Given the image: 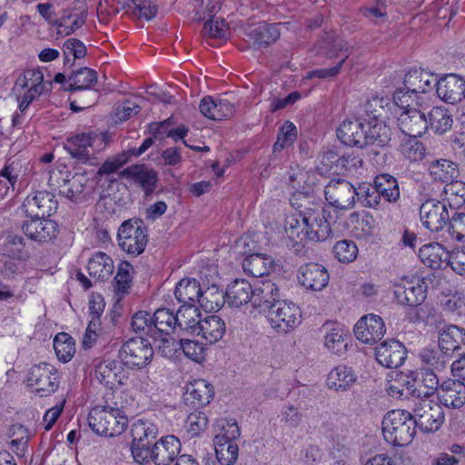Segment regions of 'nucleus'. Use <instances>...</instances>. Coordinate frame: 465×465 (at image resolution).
I'll return each instance as SVG.
<instances>
[{"label": "nucleus", "instance_id": "5fc2aeb1", "mask_svg": "<svg viewBox=\"0 0 465 465\" xmlns=\"http://www.w3.org/2000/svg\"><path fill=\"white\" fill-rule=\"evenodd\" d=\"M319 52H323L327 57L332 58L338 54L339 52L344 51L346 54L350 55L349 48L343 39L334 36L333 35L325 32L322 39L318 43Z\"/></svg>", "mask_w": 465, "mask_h": 465}, {"label": "nucleus", "instance_id": "f257e3e1", "mask_svg": "<svg viewBox=\"0 0 465 465\" xmlns=\"http://www.w3.org/2000/svg\"><path fill=\"white\" fill-rule=\"evenodd\" d=\"M384 439L395 445L405 446L411 443L416 433L412 414L404 410H393L382 420Z\"/></svg>", "mask_w": 465, "mask_h": 465}, {"label": "nucleus", "instance_id": "4c0bfd02", "mask_svg": "<svg viewBox=\"0 0 465 465\" xmlns=\"http://www.w3.org/2000/svg\"><path fill=\"white\" fill-rule=\"evenodd\" d=\"M450 252L438 242L424 244L419 250L420 261L428 267L432 269L440 268L443 262H446Z\"/></svg>", "mask_w": 465, "mask_h": 465}, {"label": "nucleus", "instance_id": "5701e85b", "mask_svg": "<svg viewBox=\"0 0 465 465\" xmlns=\"http://www.w3.org/2000/svg\"><path fill=\"white\" fill-rule=\"evenodd\" d=\"M440 404L447 408L460 409L465 404L464 381L447 379L440 383L437 395Z\"/></svg>", "mask_w": 465, "mask_h": 465}, {"label": "nucleus", "instance_id": "c756f323", "mask_svg": "<svg viewBox=\"0 0 465 465\" xmlns=\"http://www.w3.org/2000/svg\"><path fill=\"white\" fill-rule=\"evenodd\" d=\"M252 284L246 280L236 279L231 282L226 290L225 300L231 307H241L252 302L253 290Z\"/></svg>", "mask_w": 465, "mask_h": 465}, {"label": "nucleus", "instance_id": "c03bdc74", "mask_svg": "<svg viewBox=\"0 0 465 465\" xmlns=\"http://www.w3.org/2000/svg\"><path fill=\"white\" fill-rule=\"evenodd\" d=\"M366 146L376 144L383 147L391 141V131L381 121L376 120L373 123L369 121L365 124Z\"/></svg>", "mask_w": 465, "mask_h": 465}, {"label": "nucleus", "instance_id": "338daca9", "mask_svg": "<svg viewBox=\"0 0 465 465\" xmlns=\"http://www.w3.org/2000/svg\"><path fill=\"white\" fill-rule=\"evenodd\" d=\"M131 325L135 332L147 334L155 340L153 317L148 312L139 311L134 313Z\"/></svg>", "mask_w": 465, "mask_h": 465}, {"label": "nucleus", "instance_id": "c85d7f7f", "mask_svg": "<svg viewBox=\"0 0 465 465\" xmlns=\"http://www.w3.org/2000/svg\"><path fill=\"white\" fill-rule=\"evenodd\" d=\"M246 35L252 43V46L254 49L261 50L275 43L280 37V31L278 25H259L250 27Z\"/></svg>", "mask_w": 465, "mask_h": 465}, {"label": "nucleus", "instance_id": "864d4df0", "mask_svg": "<svg viewBox=\"0 0 465 465\" xmlns=\"http://www.w3.org/2000/svg\"><path fill=\"white\" fill-rule=\"evenodd\" d=\"M224 301L225 294L213 285L205 291L202 290L198 303L204 311L213 312L219 311L223 307Z\"/></svg>", "mask_w": 465, "mask_h": 465}, {"label": "nucleus", "instance_id": "4d7b16f0", "mask_svg": "<svg viewBox=\"0 0 465 465\" xmlns=\"http://www.w3.org/2000/svg\"><path fill=\"white\" fill-rule=\"evenodd\" d=\"M350 223L358 237H367L373 233L375 221L368 213H353L350 215Z\"/></svg>", "mask_w": 465, "mask_h": 465}, {"label": "nucleus", "instance_id": "c9c22d12", "mask_svg": "<svg viewBox=\"0 0 465 465\" xmlns=\"http://www.w3.org/2000/svg\"><path fill=\"white\" fill-rule=\"evenodd\" d=\"M121 363L114 360H104L95 366L94 375L100 383L113 388L116 383L123 384Z\"/></svg>", "mask_w": 465, "mask_h": 465}, {"label": "nucleus", "instance_id": "37998d69", "mask_svg": "<svg viewBox=\"0 0 465 465\" xmlns=\"http://www.w3.org/2000/svg\"><path fill=\"white\" fill-rule=\"evenodd\" d=\"M177 327L181 330L194 333L197 331L198 323L202 322L201 314L194 304L181 305L176 313Z\"/></svg>", "mask_w": 465, "mask_h": 465}, {"label": "nucleus", "instance_id": "a211bd4d", "mask_svg": "<svg viewBox=\"0 0 465 465\" xmlns=\"http://www.w3.org/2000/svg\"><path fill=\"white\" fill-rule=\"evenodd\" d=\"M375 356L377 361L386 368H398L403 364L407 358L405 346L396 340H388L376 347Z\"/></svg>", "mask_w": 465, "mask_h": 465}, {"label": "nucleus", "instance_id": "a19ab883", "mask_svg": "<svg viewBox=\"0 0 465 465\" xmlns=\"http://www.w3.org/2000/svg\"><path fill=\"white\" fill-rule=\"evenodd\" d=\"M427 120L429 127L438 134L447 133L451 129L453 124L452 114L442 105L432 107L428 114Z\"/></svg>", "mask_w": 465, "mask_h": 465}, {"label": "nucleus", "instance_id": "bf43d9fd", "mask_svg": "<svg viewBox=\"0 0 465 465\" xmlns=\"http://www.w3.org/2000/svg\"><path fill=\"white\" fill-rule=\"evenodd\" d=\"M54 349L58 359L67 362L72 359L75 351L74 339L67 333H59L54 339Z\"/></svg>", "mask_w": 465, "mask_h": 465}, {"label": "nucleus", "instance_id": "052dcab7", "mask_svg": "<svg viewBox=\"0 0 465 465\" xmlns=\"http://www.w3.org/2000/svg\"><path fill=\"white\" fill-rule=\"evenodd\" d=\"M215 454L221 465H232L238 459L239 448L235 441L214 442Z\"/></svg>", "mask_w": 465, "mask_h": 465}, {"label": "nucleus", "instance_id": "f03ea898", "mask_svg": "<svg viewBox=\"0 0 465 465\" xmlns=\"http://www.w3.org/2000/svg\"><path fill=\"white\" fill-rule=\"evenodd\" d=\"M88 424L98 435L114 437L127 428V417L118 408L95 406L89 412Z\"/></svg>", "mask_w": 465, "mask_h": 465}, {"label": "nucleus", "instance_id": "aec40b11", "mask_svg": "<svg viewBox=\"0 0 465 465\" xmlns=\"http://www.w3.org/2000/svg\"><path fill=\"white\" fill-rule=\"evenodd\" d=\"M398 124L407 136L420 137L429 128L426 114L416 108L402 111L398 117Z\"/></svg>", "mask_w": 465, "mask_h": 465}, {"label": "nucleus", "instance_id": "0eeeda50", "mask_svg": "<svg viewBox=\"0 0 465 465\" xmlns=\"http://www.w3.org/2000/svg\"><path fill=\"white\" fill-rule=\"evenodd\" d=\"M122 362L130 367L142 369L153 360L152 344L143 337H134L126 341L119 351Z\"/></svg>", "mask_w": 465, "mask_h": 465}, {"label": "nucleus", "instance_id": "f704fd0d", "mask_svg": "<svg viewBox=\"0 0 465 465\" xmlns=\"http://www.w3.org/2000/svg\"><path fill=\"white\" fill-rule=\"evenodd\" d=\"M274 266L272 258L262 253H251L242 261L244 272L252 277H262L269 274Z\"/></svg>", "mask_w": 465, "mask_h": 465}, {"label": "nucleus", "instance_id": "8fccbe9b", "mask_svg": "<svg viewBox=\"0 0 465 465\" xmlns=\"http://www.w3.org/2000/svg\"><path fill=\"white\" fill-rule=\"evenodd\" d=\"M447 205L450 211L458 210L465 204V183L462 181H451L443 190Z\"/></svg>", "mask_w": 465, "mask_h": 465}, {"label": "nucleus", "instance_id": "dca6fc26", "mask_svg": "<svg viewBox=\"0 0 465 465\" xmlns=\"http://www.w3.org/2000/svg\"><path fill=\"white\" fill-rule=\"evenodd\" d=\"M411 381L413 385H409V390L411 391V396L418 399L429 400L435 393L438 394L440 387L437 372L424 368H419L416 371Z\"/></svg>", "mask_w": 465, "mask_h": 465}, {"label": "nucleus", "instance_id": "7c9ffc66", "mask_svg": "<svg viewBox=\"0 0 465 465\" xmlns=\"http://www.w3.org/2000/svg\"><path fill=\"white\" fill-rule=\"evenodd\" d=\"M198 324L195 334L202 336L203 340L211 344L220 341L226 331L225 322L217 315L205 317Z\"/></svg>", "mask_w": 465, "mask_h": 465}, {"label": "nucleus", "instance_id": "4be33fe9", "mask_svg": "<svg viewBox=\"0 0 465 465\" xmlns=\"http://www.w3.org/2000/svg\"><path fill=\"white\" fill-rule=\"evenodd\" d=\"M252 290V305L261 312H267L276 302L281 301L280 290L272 281H262Z\"/></svg>", "mask_w": 465, "mask_h": 465}, {"label": "nucleus", "instance_id": "e433bc0d", "mask_svg": "<svg viewBox=\"0 0 465 465\" xmlns=\"http://www.w3.org/2000/svg\"><path fill=\"white\" fill-rule=\"evenodd\" d=\"M419 359L420 361V368L429 369L434 371V372L443 371L451 360L438 347L421 349Z\"/></svg>", "mask_w": 465, "mask_h": 465}, {"label": "nucleus", "instance_id": "bb28decb", "mask_svg": "<svg viewBox=\"0 0 465 465\" xmlns=\"http://www.w3.org/2000/svg\"><path fill=\"white\" fill-rule=\"evenodd\" d=\"M213 395V386L207 381L199 379L186 386L184 401L193 408H200L209 404Z\"/></svg>", "mask_w": 465, "mask_h": 465}, {"label": "nucleus", "instance_id": "423d86ee", "mask_svg": "<svg viewBox=\"0 0 465 465\" xmlns=\"http://www.w3.org/2000/svg\"><path fill=\"white\" fill-rule=\"evenodd\" d=\"M416 428L423 432L437 431L444 422L445 416L439 402L419 399L412 414Z\"/></svg>", "mask_w": 465, "mask_h": 465}, {"label": "nucleus", "instance_id": "72a5a7b5", "mask_svg": "<svg viewBox=\"0 0 465 465\" xmlns=\"http://www.w3.org/2000/svg\"><path fill=\"white\" fill-rule=\"evenodd\" d=\"M357 376L351 367L339 365L327 377V386L336 391H345L356 382Z\"/></svg>", "mask_w": 465, "mask_h": 465}, {"label": "nucleus", "instance_id": "39448f33", "mask_svg": "<svg viewBox=\"0 0 465 465\" xmlns=\"http://www.w3.org/2000/svg\"><path fill=\"white\" fill-rule=\"evenodd\" d=\"M267 318L273 330L285 334L301 324L302 312L294 302L281 300L267 312Z\"/></svg>", "mask_w": 465, "mask_h": 465}, {"label": "nucleus", "instance_id": "4468645a", "mask_svg": "<svg viewBox=\"0 0 465 465\" xmlns=\"http://www.w3.org/2000/svg\"><path fill=\"white\" fill-rule=\"evenodd\" d=\"M22 208L29 218H45L56 210L57 202L51 193L39 191L28 195Z\"/></svg>", "mask_w": 465, "mask_h": 465}, {"label": "nucleus", "instance_id": "69168bd1", "mask_svg": "<svg viewBox=\"0 0 465 465\" xmlns=\"http://www.w3.org/2000/svg\"><path fill=\"white\" fill-rule=\"evenodd\" d=\"M332 252L339 262L349 263L357 258L358 247L356 243L351 240H341L335 243Z\"/></svg>", "mask_w": 465, "mask_h": 465}, {"label": "nucleus", "instance_id": "3c124183", "mask_svg": "<svg viewBox=\"0 0 465 465\" xmlns=\"http://www.w3.org/2000/svg\"><path fill=\"white\" fill-rule=\"evenodd\" d=\"M215 437L213 442L235 441L241 432L237 422L231 419H219L215 423Z\"/></svg>", "mask_w": 465, "mask_h": 465}, {"label": "nucleus", "instance_id": "473e14b6", "mask_svg": "<svg viewBox=\"0 0 465 465\" xmlns=\"http://www.w3.org/2000/svg\"><path fill=\"white\" fill-rule=\"evenodd\" d=\"M324 330L323 344L325 349L331 354L343 355L348 347V331L340 325H334L331 328L325 327Z\"/></svg>", "mask_w": 465, "mask_h": 465}, {"label": "nucleus", "instance_id": "49530a36", "mask_svg": "<svg viewBox=\"0 0 465 465\" xmlns=\"http://www.w3.org/2000/svg\"><path fill=\"white\" fill-rule=\"evenodd\" d=\"M429 172L435 181L447 183L457 177L459 173L457 164L447 159H440L431 162L429 165Z\"/></svg>", "mask_w": 465, "mask_h": 465}, {"label": "nucleus", "instance_id": "b1692460", "mask_svg": "<svg viewBox=\"0 0 465 465\" xmlns=\"http://www.w3.org/2000/svg\"><path fill=\"white\" fill-rule=\"evenodd\" d=\"M24 233L35 242H47L55 237L58 227L54 221L45 218H30L22 225Z\"/></svg>", "mask_w": 465, "mask_h": 465}, {"label": "nucleus", "instance_id": "13d9d810", "mask_svg": "<svg viewBox=\"0 0 465 465\" xmlns=\"http://www.w3.org/2000/svg\"><path fill=\"white\" fill-rule=\"evenodd\" d=\"M297 138V128L290 121L284 122L277 134V140L273 144L272 153L278 152L293 144Z\"/></svg>", "mask_w": 465, "mask_h": 465}, {"label": "nucleus", "instance_id": "6e6552de", "mask_svg": "<svg viewBox=\"0 0 465 465\" xmlns=\"http://www.w3.org/2000/svg\"><path fill=\"white\" fill-rule=\"evenodd\" d=\"M322 209H306L301 213L302 232L305 239L320 242L326 240L331 234V225Z\"/></svg>", "mask_w": 465, "mask_h": 465}, {"label": "nucleus", "instance_id": "ea45409f", "mask_svg": "<svg viewBox=\"0 0 465 465\" xmlns=\"http://www.w3.org/2000/svg\"><path fill=\"white\" fill-rule=\"evenodd\" d=\"M202 294L200 283L195 279H182L175 287L174 295L182 305H191L198 303L199 297Z\"/></svg>", "mask_w": 465, "mask_h": 465}, {"label": "nucleus", "instance_id": "cd10ccee", "mask_svg": "<svg viewBox=\"0 0 465 465\" xmlns=\"http://www.w3.org/2000/svg\"><path fill=\"white\" fill-rule=\"evenodd\" d=\"M199 108L203 115L214 121L228 118L234 113L233 104L229 100L214 99L212 96L203 97Z\"/></svg>", "mask_w": 465, "mask_h": 465}, {"label": "nucleus", "instance_id": "a18cd8bd", "mask_svg": "<svg viewBox=\"0 0 465 465\" xmlns=\"http://www.w3.org/2000/svg\"><path fill=\"white\" fill-rule=\"evenodd\" d=\"M158 427L151 420L139 419L131 425L132 441L149 443L158 435Z\"/></svg>", "mask_w": 465, "mask_h": 465}, {"label": "nucleus", "instance_id": "79ce46f5", "mask_svg": "<svg viewBox=\"0 0 465 465\" xmlns=\"http://www.w3.org/2000/svg\"><path fill=\"white\" fill-rule=\"evenodd\" d=\"M375 188L378 194L386 202L396 203L400 198V188L395 177L389 173H381L374 179Z\"/></svg>", "mask_w": 465, "mask_h": 465}, {"label": "nucleus", "instance_id": "1a4fd4ad", "mask_svg": "<svg viewBox=\"0 0 465 465\" xmlns=\"http://www.w3.org/2000/svg\"><path fill=\"white\" fill-rule=\"evenodd\" d=\"M326 201L340 210H348L355 205L356 188L348 181L338 178L331 180L324 188Z\"/></svg>", "mask_w": 465, "mask_h": 465}, {"label": "nucleus", "instance_id": "774afa93", "mask_svg": "<svg viewBox=\"0 0 465 465\" xmlns=\"http://www.w3.org/2000/svg\"><path fill=\"white\" fill-rule=\"evenodd\" d=\"M133 266L128 262H121L114 280V290L118 293H126L132 285Z\"/></svg>", "mask_w": 465, "mask_h": 465}, {"label": "nucleus", "instance_id": "58836bf2", "mask_svg": "<svg viewBox=\"0 0 465 465\" xmlns=\"http://www.w3.org/2000/svg\"><path fill=\"white\" fill-rule=\"evenodd\" d=\"M114 269V266L112 258L102 252L94 254L90 258L87 266L90 276L102 282L110 278Z\"/></svg>", "mask_w": 465, "mask_h": 465}, {"label": "nucleus", "instance_id": "de8ad7c7", "mask_svg": "<svg viewBox=\"0 0 465 465\" xmlns=\"http://www.w3.org/2000/svg\"><path fill=\"white\" fill-rule=\"evenodd\" d=\"M153 328L155 333V341L157 335H169L177 327L176 314L168 309L162 308L154 312Z\"/></svg>", "mask_w": 465, "mask_h": 465}, {"label": "nucleus", "instance_id": "f8f14e48", "mask_svg": "<svg viewBox=\"0 0 465 465\" xmlns=\"http://www.w3.org/2000/svg\"><path fill=\"white\" fill-rule=\"evenodd\" d=\"M438 97L444 103L455 104L465 99V79L457 74H447L437 79Z\"/></svg>", "mask_w": 465, "mask_h": 465}, {"label": "nucleus", "instance_id": "9b49d317", "mask_svg": "<svg viewBox=\"0 0 465 465\" xmlns=\"http://www.w3.org/2000/svg\"><path fill=\"white\" fill-rule=\"evenodd\" d=\"M96 138L97 135L92 132L77 134L66 139L64 149L73 158H75L78 163L96 165L98 160L94 156V153H91L93 143Z\"/></svg>", "mask_w": 465, "mask_h": 465}, {"label": "nucleus", "instance_id": "9d476101", "mask_svg": "<svg viewBox=\"0 0 465 465\" xmlns=\"http://www.w3.org/2000/svg\"><path fill=\"white\" fill-rule=\"evenodd\" d=\"M449 214L447 203L436 199H428L420 207V222L432 232H439L445 229Z\"/></svg>", "mask_w": 465, "mask_h": 465}, {"label": "nucleus", "instance_id": "7ed1b4c3", "mask_svg": "<svg viewBox=\"0 0 465 465\" xmlns=\"http://www.w3.org/2000/svg\"><path fill=\"white\" fill-rule=\"evenodd\" d=\"M117 239L120 248L128 254H141L147 244V228L143 221L137 218L124 221L118 228Z\"/></svg>", "mask_w": 465, "mask_h": 465}, {"label": "nucleus", "instance_id": "20e7f679", "mask_svg": "<svg viewBox=\"0 0 465 465\" xmlns=\"http://www.w3.org/2000/svg\"><path fill=\"white\" fill-rule=\"evenodd\" d=\"M27 386L32 391L40 396L46 397L54 393L60 384V377L54 366L41 362L31 367L26 377Z\"/></svg>", "mask_w": 465, "mask_h": 465}, {"label": "nucleus", "instance_id": "393cba45", "mask_svg": "<svg viewBox=\"0 0 465 465\" xmlns=\"http://www.w3.org/2000/svg\"><path fill=\"white\" fill-rule=\"evenodd\" d=\"M437 76L421 68H413L404 76L403 84L411 94H425L435 88Z\"/></svg>", "mask_w": 465, "mask_h": 465}, {"label": "nucleus", "instance_id": "680f3d73", "mask_svg": "<svg viewBox=\"0 0 465 465\" xmlns=\"http://www.w3.org/2000/svg\"><path fill=\"white\" fill-rule=\"evenodd\" d=\"M409 385H413L410 377L402 372H396V378L390 381L387 391L393 398H409V396H411Z\"/></svg>", "mask_w": 465, "mask_h": 465}, {"label": "nucleus", "instance_id": "f3484780", "mask_svg": "<svg viewBox=\"0 0 465 465\" xmlns=\"http://www.w3.org/2000/svg\"><path fill=\"white\" fill-rule=\"evenodd\" d=\"M119 175L139 185L143 190L145 195H150L154 192L158 181L157 173L145 164L128 166L120 172Z\"/></svg>", "mask_w": 465, "mask_h": 465}, {"label": "nucleus", "instance_id": "412c9836", "mask_svg": "<svg viewBox=\"0 0 465 465\" xmlns=\"http://www.w3.org/2000/svg\"><path fill=\"white\" fill-rule=\"evenodd\" d=\"M181 451V442L173 435L161 438L151 449V459L155 465H170Z\"/></svg>", "mask_w": 465, "mask_h": 465}, {"label": "nucleus", "instance_id": "6e6d98bb", "mask_svg": "<svg viewBox=\"0 0 465 465\" xmlns=\"http://www.w3.org/2000/svg\"><path fill=\"white\" fill-rule=\"evenodd\" d=\"M445 228L452 240L465 242V213L458 210L450 211Z\"/></svg>", "mask_w": 465, "mask_h": 465}, {"label": "nucleus", "instance_id": "a878e982", "mask_svg": "<svg viewBox=\"0 0 465 465\" xmlns=\"http://www.w3.org/2000/svg\"><path fill=\"white\" fill-rule=\"evenodd\" d=\"M365 124L360 119L345 120L337 131L338 138L350 146H366Z\"/></svg>", "mask_w": 465, "mask_h": 465}, {"label": "nucleus", "instance_id": "2f4dec72", "mask_svg": "<svg viewBox=\"0 0 465 465\" xmlns=\"http://www.w3.org/2000/svg\"><path fill=\"white\" fill-rule=\"evenodd\" d=\"M465 342V331L456 325H450L440 332L438 348L449 358L453 357L455 351Z\"/></svg>", "mask_w": 465, "mask_h": 465}, {"label": "nucleus", "instance_id": "e2e57ef3", "mask_svg": "<svg viewBox=\"0 0 465 465\" xmlns=\"http://www.w3.org/2000/svg\"><path fill=\"white\" fill-rule=\"evenodd\" d=\"M86 179L83 174L75 173L70 179L64 180L60 193L70 200H75L84 190Z\"/></svg>", "mask_w": 465, "mask_h": 465}, {"label": "nucleus", "instance_id": "2eb2a0df", "mask_svg": "<svg viewBox=\"0 0 465 465\" xmlns=\"http://www.w3.org/2000/svg\"><path fill=\"white\" fill-rule=\"evenodd\" d=\"M385 332L383 320L373 313L362 316L354 326L356 338L366 344L375 343L381 340Z\"/></svg>", "mask_w": 465, "mask_h": 465}, {"label": "nucleus", "instance_id": "0e129e2a", "mask_svg": "<svg viewBox=\"0 0 465 465\" xmlns=\"http://www.w3.org/2000/svg\"><path fill=\"white\" fill-rule=\"evenodd\" d=\"M401 153L411 162L421 160L425 155V147L417 137L408 136L400 145Z\"/></svg>", "mask_w": 465, "mask_h": 465}, {"label": "nucleus", "instance_id": "6ab92c4d", "mask_svg": "<svg viewBox=\"0 0 465 465\" xmlns=\"http://www.w3.org/2000/svg\"><path fill=\"white\" fill-rule=\"evenodd\" d=\"M329 279L330 276L326 268L315 262L301 266L298 272V280L301 285L307 290L314 292H319L325 288Z\"/></svg>", "mask_w": 465, "mask_h": 465}, {"label": "nucleus", "instance_id": "09e8293b", "mask_svg": "<svg viewBox=\"0 0 465 465\" xmlns=\"http://www.w3.org/2000/svg\"><path fill=\"white\" fill-rule=\"evenodd\" d=\"M69 82L66 88L69 92L88 90L97 82V73L88 67H83L69 76Z\"/></svg>", "mask_w": 465, "mask_h": 465}, {"label": "nucleus", "instance_id": "603ef678", "mask_svg": "<svg viewBox=\"0 0 465 465\" xmlns=\"http://www.w3.org/2000/svg\"><path fill=\"white\" fill-rule=\"evenodd\" d=\"M391 108L390 98L385 96L372 95L364 104V112L370 120H379Z\"/></svg>", "mask_w": 465, "mask_h": 465}, {"label": "nucleus", "instance_id": "ddd939ff", "mask_svg": "<svg viewBox=\"0 0 465 465\" xmlns=\"http://www.w3.org/2000/svg\"><path fill=\"white\" fill-rule=\"evenodd\" d=\"M393 294L398 303L417 306L426 298L424 282L420 279H401L393 282Z\"/></svg>", "mask_w": 465, "mask_h": 465}]
</instances>
